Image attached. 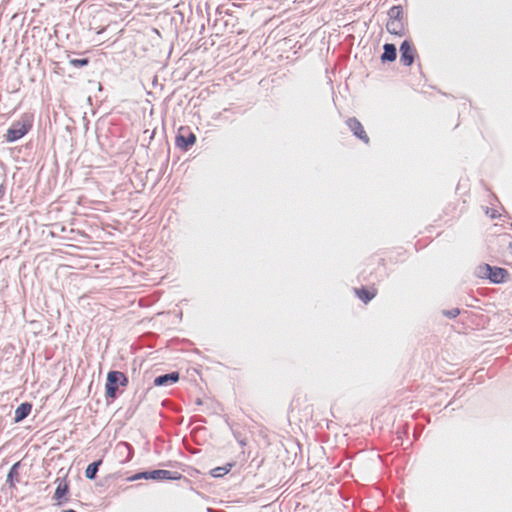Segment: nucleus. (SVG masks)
I'll use <instances>...</instances> for the list:
<instances>
[{
	"label": "nucleus",
	"instance_id": "nucleus-15",
	"mask_svg": "<svg viewBox=\"0 0 512 512\" xmlns=\"http://www.w3.org/2000/svg\"><path fill=\"white\" fill-rule=\"evenodd\" d=\"M101 463L102 460H98L96 462L89 464L85 470V476L90 480L94 479L96 477L98 468L101 465Z\"/></svg>",
	"mask_w": 512,
	"mask_h": 512
},
{
	"label": "nucleus",
	"instance_id": "nucleus-24",
	"mask_svg": "<svg viewBox=\"0 0 512 512\" xmlns=\"http://www.w3.org/2000/svg\"><path fill=\"white\" fill-rule=\"evenodd\" d=\"M466 306L472 307L473 305L471 304V301H468V302H466Z\"/></svg>",
	"mask_w": 512,
	"mask_h": 512
},
{
	"label": "nucleus",
	"instance_id": "nucleus-13",
	"mask_svg": "<svg viewBox=\"0 0 512 512\" xmlns=\"http://www.w3.org/2000/svg\"><path fill=\"white\" fill-rule=\"evenodd\" d=\"M491 267H492V265H490V264L482 263L476 267L474 274L476 277H478L480 279L488 280L489 274L491 271Z\"/></svg>",
	"mask_w": 512,
	"mask_h": 512
},
{
	"label": "nucleus",
	"instance_id": "nucleus-23",
	"mask_svg": "<svg viewBox=\"0 0 512 512\" xmlns=\"http://www.w3.org/2000/svg\"><path fill=\"white\" fill-rule=\"evenodd\" d=\"M377 262H378V264H379V265H382V266H384V265H385V263H384V259H378V261H377Z\"/></svg>",
	"mask_w": 512,
	"mask_h": 512
},
{
	"label": "nucleus",
	"instance_id": "nucleus-7",
	"mask_svg": "<svg viewBox=\"0 0 512 512\" xmlns=\"http://www.w3.org/2000/svg\"><path fill=\"white\" fill-rule=\"evenodd\" d=\"M141 477H143L145 479H155V480H158V479L178 480L182 476L179 473H176V472L172 473L171 471H168V470H154V471H151V472L143 473L141 475Z\"/></svg>",
	"mask_w": 512,
	"mask_h": 512
},
{
	"label": "nucleus",
	"instance_id": "nucleus-27",
	"mask_svg": "<svg viewBox=\"0 0 512 512\" xmlns=\"http://www.w3.org/2000/svg\"><path fill=\"white\" fill-rule=\"evenodd\" d=\"M63 512H76L75 510H72V509H68V510H65Z\"/></svg>",
	"mask_w": 512,
	"mask_h": 512
},
{
	"label": "nucleus",
	"instance_id": "nucleus-3",
	"mask_svg": "<svg viewBox=\"0 0 512 512\" xmlns=\"http://www.w3.org/2000/svg\"><path fill=\"white\" fill-rule=\"evenodd\" d=\"M401 13V8L398 6H394L389 10V20L386 24V29L389 33L394 35H401L403 33L404 24L402 18H400Z\"/></svg>",
	"mask_w": 512,
	"mask_h": 512
},
{
	"label": "nucleus",
	"instance_id": "nucleus-8",
	"mask_svg": "<svg viewBox=\"0 0 512 512\" xmlns=\"http://www.w3.org/2000/svg\"><path fill=\"white\" fill-rule=\"evenodd\" d=\"M347 125L356 137L365 143L369 142V137L358 119L349 118L347 120Z\"/></svg>",
	"mask_w": 512,
	"mask_h": 512
},
{
	"label": "nucleus",
	"instance_id": "nucleus-19",
	"mask_svg": "<svg viewBox=\"0 0 512 512\" xmlns=\"http://www.w3.org/2000/svg\"><path fill=\"white\" fill-rule=\"evenodd\" d=\"M18 466H19V463H15V464L11 467V469H10V471H9V473H8V481L10 482V486H11V487H14V486H15V485H14V483H13V480H12V479H13V477H14V476H18V472H17V468H18Z\"/></svg>",
	"mask_w": 512,
	"mask_h": 512
},
{
	"label": "nucleus",
	"instance_id": "nucleus-18",
	"mask_svg": "<svg viewBox=\"0 0 512 512\" xmlns=\"http://www.w3.org/2000/svg\"><path fill=\"white\" fill-rule=\"evenodd\" d=\"M441 314L448 319H455L457 316L461 314V309L452 308V309H444L441 311Z\"/></svg>",
	"mask_w": 512,
	"mask_h": 512
},
{
	"label": "nucleus",
	"instance_id": "nucleus-5",
	"mask_svg": "<svg viewBox=\"0 0 512 512\" xmlns=\"http://www.w3.org/2000/svg\"><path fill=\"white\" fill-rule=\"evenodd\" d=\"M509 277L510 273L507 269L498 266H492L488 281L491 284H503L509 280Z\"/></svg>",
	"mask_w": 512,
	"mask_h": 512
},
{
	"label": "nucleus",
	"instance_id": "nucleus-26",
	"mask_svg": "<svg viewBox=\"0 0 512 512\" xmlns=\"http://www.w3.org/2000/svg\"><path fill=\"white\" fill-rule=\"evenodd\" d=\"M417 431H418V435H419V434H420V432H421V427H420V425H419V424H418Z\"/></svg>",
	"mask_w": 512,
	"mask_h": 512
},
{
	"label": "nucleus",
	"instance_id": "nucleus-10",
	"mask_svg": "<svg viewBox=\"0 0 512 512\" xmlns=\"http://www.w3.org/2000/svg\"><path fill=\"white\" fill-rule=\"evenodd\" d=\"M179 380V373L172 372L169 374L161 375L155 378L154 385L155 386H164L171 385L176 383Z\"/></svg>",
	"mask_w": 512,
	"mask_h": 512
},
{
	"label": "nucleus",
	"instance_id": "nucleus-6",
	"mask_svg": "<svg viewBox=\"0 0 512 512\" xmlns=\"http://www.w3.org/2000/svg\"><path fill=\"white\" fill-rule=\"evenodd\" d=\"M57 487L54 493V500L58 505L67 502V495L69 492V484L66 479H57Z\"/></svg>",
	"mask_w": 512,
	"mask_h": 512
},
{
	"label": "nucleus",
	"instance_id": "nucleus-12",
	"mask_svg": "<svg viewBox=\"0 0 512 512\" xmlns=\"http://www.w3.org/2000/svg\"><path fill=\"white\" fill-rule=\"evenodd\" d=\"M31 410H32L31 403L24 402V403L20 404L15 410L14 421L21 422L31 413Z\"/></svg>",
	"mask_w": 512,
	"mask_h": 512
},
{
	"label": "nucleus",
	"instance_id": "nucleus-21",
	"mask_svg": "<svg viewBox=\"0 0 512 512\" xmlns=\"http://www.w3.org/2000/svg\"><path fill=\"white\" fill-rule=\"evenodd\" d=\"M486 215H488L491 219H496V218H499L500 217V213L494 209V208H489V207H486V211H485Z\"/></svg>",
	"mask_w": 512,
	"mask_h": 512
},
{
	"label": "nucleus",
	"instance_id": "nucleus-4",
	"mask_svg": "<svg viewBox=\"0 0 512 512\" xmlns=\"http://www.w3.org/2000/svg\"><path fill=\"white\" fill-rule=\"evenodd\" d=\"M196 142V135L189 127L181 126L176 136V145L182 150H187Z\"/></svg>",
	"mask_w": 512,
	"mask_h": 512
},
{
	"label": "nucleus",
	"instance_id": "nucleus-2",
	"mask_svg": "<svg viewBox=\"0 0 512 512\" xmlns=\"http://www.w3.org/2000/svg\"><path fill=\"white\" fill-rule=\"evenodd\" d=\"M128 378L123 372L120 371H110L107 374V382H106V396L109 398H115L116 392L118 389V385L127 386Z\"/></svg>",
	"mask_w": 512,
	"mask_h": 512
},
{
	"label": "nucleus",
	"instance_id": "nucleus-22",
	"mask_svg": "<svg viewBox=\"0 0 512 512\" xmlns=\"http://www.w3.org/2000/svg\"><path fill=\"white\" fill-rule=\"evenodd\" d=\"M417 67H418V70H419L420 76H421V77H424V75H423V73H422V71H421V65H420V63H419V62H418V64H417Z\"/></svg>",
	"mask_w": 512,
	"mask_h": 512
},
{
	"label": "nucleus",
	"instance_id": "nucleus-11",
	"mask_svg": "<svg viewBox=\"0 0 512 512\" xmlns=\"http://www.w3.org/2000/svg\"><path fill=\"white\" fill-rule=\"evenodd\" d=\"M400 61L406 65L410 66L413 63L414 57L411 53V46L407 41H404L400 47Z\"/></svg>",
	"mask_w": 512,
	"mask_h": 512
},
{
	"label": "nucleus",
	"instance_id": "nucleus-14",
	"mask_svg": "<svg viewBox=\"0 0 512 512\" xmlns=\"http://www.w3.org/2000/svg\"><path fill=\"white\" fill-rule=\"evenodd\" d=\"M382 61H393L396 59V48L393 44L384 45V53L381 56Z\"/></svg>",
	"mask_w": 512,
	"mask_h": 512
},
{
	"label": "nucleus",
	"instance_id": "nucleus-9",
	"mask_svg": "<svg viewBox=\"0 0 512 512\" xmlns=\"http://www.w3.org/2000/svg\"><path fill=\"white\" fill-rule=\"evenodd\" d=\"M354 293L365 304L371 301L377 295V289L372 286L369 288L361 287L355 288Z\"/></svg>",
	"mask_w": 512,
	"mask_h": 512
},
{
	"label": "nucleus",
	"instance_id": "nucleus-20",
	"mask_svg": "<svg viewBox=\"0 0 512 512\" xmlns=\"http://www.w3.org/2000/svg\"><path fill=\"white\" fill-rule=\"evenodd\" d=\"M70 65L74 66V67H80V66H85L89 63V60L87 58H83V59H71L69 61Z\"/></svg>",
	"mask_w": 512,
	"mask_h": 512
},
{
	"label": "nucleus",
	"instance_id": "nucleus-16",
	"mask_svg": "<svg viewBox=\"0 0 512 512\" xmlns=\"http://www.w3.org/2000/svg\"><path fill=\"white\" fill-rule=\"evenodd\" d=\"M498 242L500 246H506L512 255V235L509 233H504L498 237Z\"/></svg>",
	"mask_w": 512,
	"mask_h": 512
},
{
	"label": "nucleus",
	"instance_id": "nucleus-25",
	"mask_svg": "<svg viewBox=\"0 0 512 512\" xmlns=\"http://www.w3.org/2000/svg\"><path fill=\"white\" fill-rule=\"evenodd\" d=\"M466 306L472 307L473 305L471 304V301H468V302H466Z\"/></svg>",
	"mask_w": 512,
	"mask_h": 512
},
{
	"label": "nucleus",
	"instance_id": "nucleus-17",
	"mask_svg": "<svg viewBox=\"0 0 512 512\" xmlns=\"http://www.w3.org/2000/svg\"><path fill=\"white\" fill-rule=\"evenodd\" d=\"M231 468H232V464H227V465L222 466V467H216V468L211 470V475L213 477L224 476V475H226L227 473L230 472Z\"/></svg>",
	"mask_w": 512,
	"mask_h": 512
},
{
	"label": "nucleus",
	"instance_id": "nucleus-1",
	"mask_svg": "<svg viewBox=\"0 0 512 512\" xmlns=\"http://www.w3.org/2000/svg\"><path fill=\"white\" fill-rule=\"evenodd\" d=\"M32 128V120L29 116L22 117L19 121H15L7 130L5 135L7 142H14L25 136Z\"/></svg>",
	"mask_w": 512,
	"mask_h": 512
}]
</instances>
